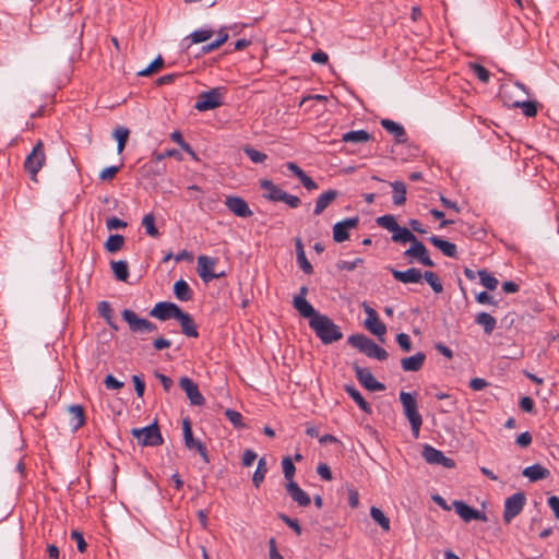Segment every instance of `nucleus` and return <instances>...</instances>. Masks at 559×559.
<instances>
[{"mask_svg": "<svg viewBox=\"0 0 559 559\" xmlns=\"http://www.w3.org/2000/svg\"><path fill=\"white\" fill-rule=\"evenodd\" d=\"M213 34L214 32L210 28H201L191 33L187 39H190L192 44H200L209 40Z\"/></svg>", "mask_w": 559, "mask_h": 559, "instance_id": "43", "label": "nucleus"}, {"mask_svg": "<svg viewBox=\"0 0 559 559\" xmlns=\"http://www.w3.org/2000/svg\"><path fill=\"white\" fill-rule=\"evenodd\" d=\"M215 264L216 260L207 255H200L198 258V274L203 282L209 283L225 275L224 272H214Z\"/></svg>", "mask_w": 559, "mask_h": 559, "instance_id": "10", "label": "nucleus"}, {"mask_svg": "<svg viewBox=\"0 0 559 559\" xmlns=\"http://www.w3.org/2000/svg\"><path fill=\"white\" fill-rule=\"evenodd\" d=\"M317 473L320 475V477L326 481H330L332 479V472L328 464L320 463L317 467Z\"/></svg>", "mask_w": 559, "mask_h": 559, "instance_id": "62", "label": "nucleus"}, {"mask_svg": "<svg viewBox=\"0 0 559 559\" xmlns=\"http://www.w3.org/2000/svg\"><path fill=\"white\" fill-rule=\"evenodd\" d=\"M512 107L521 108L523 114L528 117H535L537 115V106L535 102L531 100H514L509 104Z\"/></svg>", "mask_w": 559, "mask_h": 559, "instance_id": "37", "label": "nucleus"}, {"mask_svg": "<svg viewBox=\"0 0 559 559\" xmlns=\"http://www.w3.org/2000/svg\"><path fill=\"white\" fill-rule=\"evenodd\" d=\"M180 388L186 392L190 403L195 406H202L205 399L201 394L198 384L188 377H182L179 380Z\"/></svg>", "mask_w": 559, "mask_h": 559, "instance_id": "16", "label": "nucleus"}, {"mask_svg": "<svg viewBox=\"0 0 559 559\" xmlns=\"http://www.w3.org/2000/svg\"><path fill=\"white\" fill-rule=\"evenodd\" d=\"M399 397L403 406L404 415L411 424L412 433L414 438H418L423 425V417L417 408L416 396L413 393L401 391Z\"/></svg>", "mask_w": 559, "mask_h": 559, "instance_id": "2", "label": "nucleus"}, {"mask_svg": "<svg viewBox=\"0 0 559 559\" xmlns=\"http://www.w3.org/2000/svg\"><path fill=\"white\" fill-rule=\"evenodd\" d=\"M416 237L415 235L409 230L407 229L406 227H401L399 225V228H396L393 233H392V240L394 242H401V243H406V242H413L415 241Z\"/></svg>", "mask_w": 559, "mask_h": 559, "instance_id": "36", "label": "nucleus"}, {"mask_svg": "<svg viewBox=\"0 0 559 559\" xmlns=\"http://www.w3.org/2000/svg\"><path fill=\"white\" fill-rule=\"evenodd\" d=\"M391 273L394 280L408 284V283H419L423 278V273L420 270L416 267L407 269L406 271H399L395 269H391Z\"/></svg>", "mask_w": 559, "mask_h": 559, "instance_id": "22", "label": "nucleus"}, {"mask_svg": "<svg viewBox=\"0 0 559 559\" xmlns=\"http://www.w3.org/2000/svg\"><path fill=\"white\" fill-rule=\"evenodd\" d=\"M426 361V354L418 352L413 356L401 359V368L406 372L419 371Z\"/></svg>", "mask_w": 559, "mask_h": 559, "instance_id": "21", "label": "nucleus"}, {"mask_svg": "<svg viewBox=\"0 0 559 559\" xmlns=\"http://www.w3.org/2000/svg\"><path fill=\"white\" fill-rule=\"evenodd\" d=\"M132 381L134 383V390L136 392V395L139 397H142L144 395V391H145V382H144V380L142 379L141 376L134 374L132 377Z\"/></svg>", "mask_w": 559, "mask_h": 559, "instance_id": "61", "label": "nucleus"}, {"mask_svg": "<svg viewBox=\"0 0 559 559\" xmlns=\"http://www.w3.org/2000/svg\"><path fill=\"white\" fill-rule=\"evenodd\" d=\"M392 187V202L396 206H402L406 202V185L402 181L390 182Z\"/></svg>", "mask_w": 559, "mask_h": 559, "instance_id": "31", "label": "nucleus"}, {"mask_svg": "<svg viewBox=\"0 0 559 559\" xmlns=\"http://www.w3.org/2000/svg\"><path fill=\"white\" fill-rule=\"evenodd\" d=\"M523 476L527 477L531 481H537L549 477L550 471L539 464L527 466L522 472Z\"/></svg>", "mask_w": 559, "mask_h": 559, "instance_id": "28", "label": "nucleus"}, {"mask_svg": "<svg viewBox=\"0 0 559 559\" xmlns=\"http://www.w3.org/2000/svg\"><path fill=\"white\" fill-rule=\"evenodd\" d=\"M354 370L359 383L367 390L377 392L385 389V385L377 381L369 369L355 365Z\"/></svg>", "mask_w": 559, "mask_h": 559, "instance_id": "12", "label": "nucleus"}, {"mask_svg": "<svg viewBox=\"0 0 559 559\" xmlns=\"http://www.w3.org/2000/svg\"><path fill=\"white\" fill-rule=\"evenodd\" d=\"M224 88L214 87L202 92L197 99L194 108L198 111H207L223 105Z\"/></svg>", "mask_w": 559, "mask_h": 559, "instance_id": "6", "label": "nucleus"}, {"mask_svg": "<svg viewBox=\"0 0 559 559\" xmlns=\"http://www.w3.org/2000/svg\"><path fill=\"white\" fill-rule=\"evenodd\" d=\"M294 308L299 312V314L304 318L313 320L316 316H319L318 312L312 305L304 298V296H295L293 299Z\"/></svg>", "mask_w": 559, "mask_h": 559, "instance_id": "23", "label": "nucleus"}, {"mask_svg": "<svg viewBox=\"0 0 559 559\" xmlns=\"http://www.w3.org/2000/svg\"><path fill=\"white\" fill-rule=\"evenodd\" d=\"M225 416L228 418V420L237 428L243 427L242 423V415L234 409H226Z\"/></svg>", "mask_w": 559, "mask_h": 559, "instance_id": "52", "label": "nucleus"}, {"mask_svg": "<svg viewBox=\"0 0 559 559\" xmlns=\"http://www.w3.org/2000/svg\"><path fill=\"white\" fill-rule=\"evenodd\" d=\"M131 433L142 447H156L164 442L158 426L155 423L144 428H133Z\"/></svg>", "mask_w": 559, "mask_h": 559, "instance_id": "5", "label": "nucleus"}, {"mask_svg": "<svg viewBox=\"0 0 559 559\" xmlns=\"http://www.w3.org/2000/svg\"><path fill=\"white\" fill-rule=\"evenodd\" d=\"M111 270L118 281L126 282L129 277V267L126 261H112Z\"/></svg>", "mask_w": 559, "mask_h": 559, "instance_id": "39", "label": "nucleus"}, {"mask_svg": "<svg viewBox=\"0 0 559 559\" xmlns=\"http://www.w3.org/2000/svg\"><path fill=\"white\" fill-rule=\"evenodd\" d=\"M280 202H284L285 204H287L292 209H297L301 204V201H300V199L298 197L289 194L286 191H285V193L283 195V199H281Z\"/></svg>", "mask_w": 559, "mask_h": 559, "instance_id": "59", "label": "nucleus"}, {"mask_svg": "<svg viewBox=\"0 0 559 559\" xmlns=\"http://www.w3.org/2000/svg\"><path fill=\"white\" fill-rule=\"evenodd\" d=\"M129 134H130L129 129H127L124 127H117L114 130L112 136L118 142L117 151H118L119 154L124 150L126 143H127L128 138H129Z\"/></svg>", "mask_w": 559, "mask_h": 559, "instance_id": "41", "label": "nucleus"}, {"mask_svg": "<svg viewBox=\"0 0 559 559\" xmlns=\"http://www.w3.org/2000/svg\"><path fill=\"white\" fill-rule=\"evenodd\" d=\"M176 320L179 322V324L181 326V332L186 336H188V337H198L199 336V332L197 330L194 320L188 312H183L181 310Z\"/></svg>", "mask_w": 559, "mask_h": 559, "instance_id": "24", "label": "nucleus"}, {"mask_svg": "<svg viewBox=\"0 0 559 559\" xmlns=\"http://www.w3.org/2000/svg\"><path fill=\"white\" fill-rule=\"evenodd\" d=\"M164 64V60L160 56H158L147 68L141 70L139 75L147 76L153 73L155 70L162 68Z\"/></svg>", "mask_w": 559, "mask_h": 559, "instance_id": "55", "label": "nucleus"}, {"mask_svg": "<svg viewBox=\"0 0 559 559\" xmlns=\"http://www.w3.org/2000/svg\"><path fill=\"white\" fill-rule=\"evenodd\" d=\"M181 309L179 306L173 302L160 301L157 302L154 308L150 311V316L166 321L169 319H177Z\"/></svg>", "mask_w": 559, "mask_h": 559, "instance_id": "13", "label": "nucleus"}, {"mask_svg": "<svg viewBox=\"0 0 559 559\" xmlns=\"http://www.w3.org/2000/svg\"><path fill=\"white\" fill-rule=\"evenodd\" d=\"M377 224L385 228L386 230L393 233L396 228H399V224L393 215L386 214L377 218Z\"/></svg>", "mask_w": 559, "mask_h": 559, "instance_id": "47", "label": "nucleus"}, {"mask_svg": "<svg viewBox=\"0 0 559 559\" xmlns=\"http://www.w3.org/2000/svg\"><path fill=\"white\" fill-rule=\"evenodd\" d=\"M347 342L349 345L370 358H374L380 361L388 358L386 350L364 334H353L348 337Z\"/></svg>", "mask_w": 559, "mask_h": 559, "instance_id": "3", "label": "nucleus"}, {"mask_svg": "<svg viewBox=\"0 0 559 559\" xmlns=\"http://www.w3.org/2000/svg\"><path fill=\"white\" fill-rule=\"evenodd\" d=\"M70 414V425L73 431H76L85 424L84 409L81 405H71L68 408Z\"/></svg>", "mask_w": 559, "mask_h": 559, "instance_id": "30", "label": "nucleus"}, {"mask_svg": "<svg viewBox=\"0 0 559 559\" xmlns=\"http://www.w3.org/2000/svg\"><path fill=\"white\" fill-rule=\"evenodd\" d=\"M423 457L427 463L432 465H442L447 468H453L455 466V463L452 459L447 457L442 451L429 444L424 445Z\"/></svg>", "mask_w": 559, "mask_h": 559, "instance_id": "11", "label": "nucleus"}, {"mask_svg": "<svg viewBox=\"0 0 559 559\" xmlns=\"http://www.w3.org/2000/svg\"><path fill=\"white\" fill-rule=\"evenodd\" d=\"M396 342H397L399 346L404 352H411V349H412V341H411V337H409L408 334H406V333H399L396 335Z\"/></svg>", "mask_w": 559, "mask_h": 559, "instance_id": "56", "label": "nucleus"}, {"mask_svg": "<svg viewBox=\"0 0 559 559\" xmlns=\"http://www.w3.org/2000/svg\"><path fill=\"white\" fill-rule=\"evenodd\" d=\"M405 257L415 258L425 266L433 267L435 263L430 259L429 253L425 245L417 238L412 242L411 247L404 252Z\"/></svg>", "mask_w": 559, "mask_h": 559, "instance_id": "15", "label": "nucleus"}, {"mask_svg": "<svg viewBox=\"0 0 559 559\" xmlns=\"http://www.w3.org/2000/svg\"><path fill=\"white\" fill-rule=\"evenodd\" d=\"M380 123L385 131H388L395 138L396 143L406 142V132L402 124L390 119H382Z\"/></svg>", "mask_w": 559, "mask_h": 559, "instance_id": "26", "label": "nucleus"}, {"mask_svg": "<svg viewBox=\"0 0 559 559\" xmlns=\"http://www.w3.org/2000/svg\"><path fill=\"white\" fill-rule=\"evenodd\" d=\"M297 262H298L300 269L306 274H311L313 272V267H312L311 263L308 261L305 251L298 252Z\"/></svg>", "mask_w": 559, "mask_h": 559, "instance_id": "54", "label": "nucleus"}, {"mask_svg": "<svg viewBox=\"0 0 559 559\" xmlns=\"http://www.w3.org/2000/svg\"><path fill=\"white\" fill-rule=\"evenodd\" d=\"M475 322L484 328V332L486 334H490L495 330L497 324L496 319L487 312H479L475 317Z\"/></svg>", "mask_w": 559, "mask_h": 559, "instance_id": "35", "label": "nucleus"}, {"mask_svg": "<svg viewBox=\"0 0 559 559\" xmlns=\"http://www.w3.org/2000/svg\"><path fill=\"white\" fill-rule=\"evenodd\" d=\"M71 538L73 540H75L78 550L80 552H85L86 551L87 544H86V542H85V539L83 537V534L81 532H79L76 530L72 531L71 532Z\"/></svg>", "mask_w": 559, "mask_h": 559, "instance_id": "57", "label": "nucleus"}, {"mask_svg": "<svg viewBox=\"0 0 559 559\" xmlns=\"http://www.w3.org/2000/svg\"><path fill=\"white\" fill-rule=\"evenodd\" d=\"M174 294L177 299L180 301H189L192 299L193 293L189 286V284L183 281L179 280L174 285Z\"/></svg>", "mask_w": 559, "mask_h": 559, "instance_id": "32", "label": "nucleus"}, {"mask_svg": "<svg viewBox=\"0 0 559 559\" xmlns=\"http://www.w3.org/2000/svg\"><path fill=\"white\" fill-rule=\"evenodd\" d=\"M370 516L372 520L380 525V527L388 532L390 531V519L377 507H371Z\"/></svg>", "mask_w": 559, "mask_h": 559, "instance_id": "38", "label": "nucleus"}, {"mask_svg": "<svg viewBox=\"0 0 559 559\" xmlns=\"http://www.w3.org/2000/svg\"><path fill=\"white\" fill-rule=\"evenodd\" d=\"M338 195L335 190L324 191L319 195L314 206V215H320Z\"/></svg>", "mask_w": 559, "mask_h": 559, "instance_id": "29", "label": "nucleus"}, {"mask_svg": "<svg viewBox=\"0 0 559 559\" xmlns=\"http://www.w3.org/2000/svg\"><path fill=\"white\" fill-rule=\"evenodd\" d=\"M525 502V495L521 491L506 499L503 510V521L506 524L511 523V521L522 512Z\"/></svg>", "mask_w": 559, "mask_h": 559, "instance_id": "9", "label": "nucleus"}, {"mask_svg": "<svg viewBox=\"0 0 559 559\" xmlns=\"http://www.w3.org/2000/svg\"><path fill=\"white\" fill-rule=\"evenodd\" d=\"M266 472H267L266 460H265V457H261L258 462L255 472L252 477V483L257 488H259L261 483L264 480Z\"/></svg>", "mask_w": 559, "mask_h": 559, "instance_id": "40", "label": "nucleus"}, {"mask_svg": "<svg viewBox=\"0 0 559 559\" xmlns=\"http://www.w3.org/2000/svg\"><path fill=\"white\" fill-rule=\"evenodd\" d=\"M423 278L426 280V282L429 284V286L436 294H440L443 290L442 283L440 282L436 273L431 271H426L425 273H423Z\"/></svg>", "mask_w": 559, "mask_h": 559, "instance_id": "46", "label": "nucleus"}, {"mask_svg": "<svg viewBox=\"0 0 559 559\" xmlns=\"http://www.w3.org/2000/svg\"><path fill=\"white\" fill-rule=\"evenodd\" d=\"M477 275L480 278L481 285L485 286L487 289L493 290L497 288L499 284L498 280L486 270H479L477 272Z\"/></svg>", "mask_w": 559, "mask_h": 559, "instance_id": "45", "label": "nucleus"}, {"mask_svg": "<svg viewBox=\"0 0 559 559\" xmlns=\"http://www.w3.org/2000/svg\"><path fill=\"white\" fill-rule=\"evenodd\" d=\"M471 68H472V70H473L474 74H475V75H476V76H477V78H478L483 83H487V82L489 81V79H490V74H489V71H488L485 67H483V66H480V64H478V63H472V64H471Z\"/></svg>", "mask_w": 559, "mask_h": 559, "instance_id": "51", "label": "nucleus"}, {"mask_svg": "<svg viewBox=\"0 0 559 559\" xmlns=\"http://www.w3.org/2000/svg\"><path fill=\"white\" fill-rule=\"evenodd\" d=\"M282 467H283L284 477L288 481L293 480V477H294L295 472H296V467H295V465L293 463V460L289 456H285L282 460Z\"/></svg>", "mask_w": 559, "mask_h": 559, "instance_id": "49", "label": "nucleus"}, {"mask_svg": "<svg viewBox=\"0 0 559 559\" xmlns=\"http://www.w3.org/2000/svg\"><path fill=\"white\" fill-rule=\"evenodd\" d=\"M309 326L325 345L337 342L343 337L340 326L325 314L316 316L313 320L309 321Z\"/></svg>", "mask_w": 559, "mask_h": 559, "instance_id": "1", "label": "nucleus"}, {"mask_svg": "<svg viewBox=\"0 0 559 559\" xmlns=\"http://www.w3.org/2000/svg\"><path fill=\"white\" fill-rule=\"evenodd\" d=\"M476 301L480 305H492L497 306V301L487 292H481L476 295Z\"/></svg>", "mask_w": 559, "mask_h": 559, "instance_id": "63", "label": "nucleus"}, {"mask_svg": "<svg viewBox=\"0 0 559 559\" xmlns=\"http://www.w3.org/2000/svg\"><path fill=\"white\" fill-rule=\"evenodd\" d=\"M98 312L105 320L110 319L112 317V309L108 301L99 302Z\"/></svg>", "mask_w": 559, "mask_h": 559, "instance_id": "64", "label": "nucleus"}, {"mask_svg": "<svg viewBox=\"0 0 559 559\" xmlns=\"http://www.w3.org/2000/svg\"><path fill=\"white\" fill-rule=\"evenodd\" d=\"M226 207L238 217H250L253 213L248 203L240 197L228 195L225 200Z\"/></svg>", "mask_w": 559, "mask_h": 559, "instance_id": "17", "label": "nucleus"}, {"mask_svg": "<svg viewBox=\"0 0 559 559\" xmlns=\"http://www.w3.org/2000/svg\"><path fill=\"white\" fill-rule=\"evenodd\" d=\"M122 319L128 323L132 333H152L157 330L156 325L147 319L140 318L134 311L124 309L121 312Z\"/></svg>", "mask_w": 559, "mask_h": 559, "instance_id": "7", "label": "nucleus"}, {"mask_svg": "<svg viewBox=\"0 0 559 559\" xmlns=\"http://www.w3.org/2000/svg\"><path fill=\"white\" fill-rule=\"evenodd\" d=\"M124 243V238L121 235H110L105 242V248L108 252L114 253L119 251Z\"/></svg>", "mask_w": 559, "mask_h": 559, "instance_id": "44", "label": "nucleus"}, {"mask_svg": "<svg viewBox=\"0 0 559 559\" xmlns=\"http://www.w3.org/2000/svg\"><path fill=\"white\" fill-rule=\"evenodd\" d=\"M278 518L287 525L289 526L295 533L296 535H301L302 533V528L298 522V520L296 519H292L289 518L288 515H286L285 513H278Z\"/></svg>", "mask_w": 559, "mask_h": 559, "instance_id": "50", "label": "nucleus"}, {"mask_svg": "<svg viewBox=\"0 0 559 559\" xmlns=\"http://www.w3.org/2000/svg\"><path fill=\"white\" fill-rule=\"evenodd\" d=\"M453 507L455 512L465 521L471 522L473 520H481L485 521L486 516L485 514L480 513L476 509L469 507L463 501L455 500L453 502Z\"/></svg>", "mask_w": 559, "mask_h": 559, "instance_id": "19", "label": "nucleus"}, {"mask_svg": "<svg viewBox=\"0 0 559 559\" xmlns=\"http://www.w3.org/2000/svg\"><path fill=\"white\" fill-rule=\"evenodd\" d=\"M358 217L346 218L342 222H337L333 226V239L336 242H343L349 238L348 230L356 228L358 225Z\"/></svg>", "mask_w": 559, "mask_h": 559, "instance_id": "18", "label": "nucleus"}, {"mask_svg": "<svg viewBox=\"0 0 559 559\" xmlns=\"http://www.w3.org/2000/svg\"><path fill=\"white\" fill-rule=\"evenodd\" d=\"M286 491L290 498L300 507H308L311 503L309 495L294 480H290L286 484Z\"/></svg>", "mask_w": 559, "mask_h": 559, "instance_id": "20", "label": "nucleus"}, {"mask_svg": "<svg viewBox=\"0 0 559 559\" xmlns=\"http://www.w3.org/2000/svg\"><path fill=\"white\" fill-rule=\"evenodd\" d=\"M345 391L365 413H371L369 403L364 399L361 393L355 386L346 385Z\"/></svg>", "mask_w": 559, "mask_h": 559, "instance_id": "34", "label": "nucleus"}, {"mask_svg": "<svg viewBox=\"0 0 559 559\" xmlns=\"http://www.w3.org/2000/svg\"><path fill=\"white\" fill-rule=\"evenodd\" d=\"M429 241L438 248L445 257L456 258L457 250L456 246L453 242L444 240L438 236L429 237Z\"/></svg>", "mask_w": 559, "mask_h": 559, "instance_id": "27", "label": "nucleus"}, {"mask_svg": "<svg viewBox=\"0 0 559 559\" xmlns=\"http://www.w3.org/2000/svg\"><path fill=\"white\" fill-rule=\"evenodd\" d=\"M371 135L366 130H355L346 132L342 135V141L345 143H362L368 142Z\"/></svg>", "mask_w": 559, "mask_h": 559, "instance_id": "33", "label": "nucleus"}, {"mask_svg": "<svg viewBox=\"0 0 559 559\" xmlns=\"http://www.w3.org/2000/svg\"><path fill=\"white\" fill-rule=\"evenodd\" d=\"M261 188L264 190L263 197L272 202H280L283 199L285 191L276 186L273 181L269 179H263L260 181Z\"/></svg>", "mask_w": 559, "mask_h": 559, "instance_id": "25", "label": "nucleus"}, {"mask_svg": "<svg viewBox=\"0 0 559 559\" xmlns=\"http://www.w3.org/2000/svg\"><path fill=\"white\" fill-rule=\"evenodd\" d=\"M106 226L109 230L126 228L127 223L116 216H112L106 221Z\"/></svg>", "mask_w": 559, "mask_h": 559, "instance_id": "60", "label": "nucleus"}, {"mask_svg": "<svg viewBox=\"0 0 559 559\" xmlns=\"http://www.w3.org/2000/svg\"><path fill=\"white\" fill-rule=\"evenodd\" d=\"M182 431H183L185 445L189 450L198 451V453L202 457L203 462L205 464H209L210 456H209L206 447L201 440L194 439L193 433H192L191 424L188 418L183 419V421H182Z\"/></svg>", "mask_w": 559, "mask_h": 559, "instance_id": "8", "label": "nucleus"}, {"mask_svg": "<svg viewBox=\"0 0 559 559\" xmlns=\"http://www.w3.org/2000/svg\"><path fill=\"white\" fill-rule=\"evenodd\" d=\"M120 170V166H109L104 168L99 174V179L103 181L112 180L118 171Z\"/></svg>", "mask_w": 559, "mask_h": 559, "instance_id": "53", "label": "nucleus"}, {"mask_svg": "<svg viewBox=\"0 0 559 559\" xmlns=\"http://www.w3.org/2000/svg\"><path fill=\"white\" fill-rule=\"evenodd\" d=\"M243 152L250 158V160L254 164L263 163L267 158L266 154H264L251 146H248V145L243 147Z\"/></svg>", "mask_w": 559, "mask_h": 559, "instance_id": "48", "label": "nucleus"}, {"mask_svg": "<svg viewBox=\"0 0 559 559\" xmlns=\"http://www.w3.org/2000/svg\"><path fill=\"white\" fill-rule=\"evenodd\" d=\"M45 162L46 155L44 151V143L39 140L24 162V169L34 182H37V174L45 165Z\"/></svg>", "mask_w": 559, "mask_h": 559, "instance_id": "4", "label": "nucleus"}, {"mask_svg": "<svg viewBox=\"0 0 559 559\" xmlns=\"http://www.w3.org/2000/svg\"><path fill=\"white\" fill-rule=\"evenodd\" d=\"M142 226L148 236L156 238L159 236V231L155 226V216L153 213L145 214L142 218Z\"/></svg>", "mask_w": 559, "mask_h": 559, "instance_id": "42", "label": "nucleus"}, {"mask_svg": "<svg viewBox=\"0 0 559 559\" xmlns=\"http://www.w3.org/2000/svg\"><path fill=\"white\" fill-rule=\"evenodd\" d=\"M104 384L108 390H119L123 388V382L117 380L112 374L106 376Z\"/></svg>", "mask_w": 559, "mask_h": 559, "instance_id": "58", "label": "nucleus"}, {"mask_svg": "<svg viewBox=\"0 0 559 559\" xmlns=\"http://www.w3.org/2000/svg\"><path fill=\"white\" fill-rule=\"evenodd\" d=\"M364 310L367 314L365 326L374 335L383 341V335L386 332L385 325L380 321L378 313L370 306L364 304Z\"/></svg>", "mask_w": 559, "mask_h": 559, "instance_id": "14", "label": "nucleus"}]
</instances>
